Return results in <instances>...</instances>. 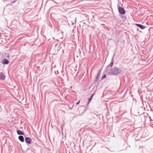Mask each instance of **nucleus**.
I'll use <instances>...</instances> for the list:
<instances>
[{
	"mask_svg": "<svg viewBox=\"0 0 153 153\" xmlns=\"http://www.w3.org/2000/svg\"><path fill=\"white\" fill-rule=\"evenodd\" d=\"M111 71H108V73L111 75H117L120 73L121 70L119 68L114 67L113 68H111Z\"/></svg>",
	"mask_w": 153,
	"mask_h": 153,
	"instance_id": "1",
	"label": "nucleus"
},
{
	"mask_svg": "<svg viewBox=\"0 0 153 153\" xmlns=\"http://www.w3.org/2000/svg\"><path fill=\"white\" fill-rule=\"evenodd\" d=\"M117 7H118V11L120 14L121 15H124L125 14L126 11L123 8L120 7L118 5Z\"/></svg>",
	"mask_w": 153,
	"mask_h": 153,
	"instance_id": "2",
	"label": "nucleus"
},
{
	"mask_svg": "<svg viewBox=\"0 0 153 153\" xmlns=\"http://www.w3.org/2000/svg\"><path fill=\"white\" fill-rule=\"evenodd\" d=\"M101 74V70H100L98 72V73L96 77V80L95 81L96 82H97L99 81V79H100V76Z\"/></svg>",
	"mask_w": 153,
	"mask_h": 153,
	"instance_id": "3",
	"label": "nucleus"
},
{
	"mask_svg": "<svg viewBox=\"0 0 153 153\" xmlns=\"http://www.w3.org/2000/svg\"><path fill=\"white\" fill-rule=\"evenodd\" d=\"M25 141L26 143L30 144L31 143V140L30 138L27 137L25 138Z\"/></svg>",
	"mask_w": 153,
	"mask_h": 153,
	"instance_id": "4",
	"label": "nucleus"
},
{
	"mask_svg": "<svg viewBox=\"0 0 153 153\" xmlns=\"http://www.w3.org/2000/svg\"><path fill=\"white\" fill-rule=\"evenodd\" d=\"M114 55L115 54H114L111 59V62L110 63V64L107 66L106 68H108L109 67H110V68L112 67L114 63Z\"/></svg>",
	"mask_w": 153,
	"mask_h": 153,
	"instance_id": "5",
	"label": "nucleus"
},
{
	"mask_svg": "<svg viewBox=\"0 0 153 153\" xmlns=\"http://www.w3.org/2000/svg\"><path fill=\"white\" fill-rule=\"evenodd\" d=\"M5 76L2 72L0 73V80H4L5 78Z\"/></svg>",
	"mask_w": 153,
	"mask_h": 153,
	"instance_id": "6",
	"label": "nucleus"
},
{
	"mask_svg": "<svg viewBox=\"0 0 153 153\" xmlns=\"http://www.w3.org/2000/svg\"><path fill=\"white\" fill-rule=\"evenodd\" d=\"M135 25L137 27L142 29H143L146 27L145 26H144L141 24H136Z\"/></svg>",
	"mask_w": 153,
	"mask_h": 153,
	"instance_id": "7",
	"label": "nucleus"
},
{
	"mask_svg": "<svg viewBox=\"0 0 153 153\" xmlns=\"http://www.w3.org/2000/svg\"><path fill=\"white\" fill-rule=\"evenodd\" d=\"M9 63V61L6 59H4L2 62V64L7 65Z\"/></svg>",
	"mask_w": 153,
	"mask_h": 153,
	"instance_id": "8",
	"label": "nucleus"
},
{
	"mask_svg": "<svg viewBox=\"0 0 153 153\" xmlns=\"http://www.w3.org/2000/svg\"><path fill=\"white\" fill-rule=\"evenodd\" d=\"M18 138L21 142H23L24 141V138L23 136L20 135L19 136Z\"/></svg>",
	"mask_w": 153,
	"mask_h": 153,
	"instance_id": "9",
	"label": "nucleus"
},
{
	"mask_svg": "<svg viewBox=\"0 0 153 153\" xmlns=\"http://www.w3.org/2000/svg\"><path fill=\"white\" fill-rule=\"evenodd\" d=\"M88 109V106L85 107V108H84V110L82 112V114H79L78 115L81 116H82V114L84 113L87 111Z\"/></svg>",
	"mask_w": 153,
	"mask_h": 153,
	"instance_id": "10",
	"label": "nucleus"
},
{
	"mask_svg": "<svg viewBox=\"0 0 153 153\" xmlns=\"http://www.w3.org/2000/svg\"><path fill=\"white\" fill-rule=\"evenodd\" d=\"M17 133L18 135H23L24 134V132L22 131L19 130H17Z\"/></svg>",
	"mask_w": 153,
	"mask_h": 153,
	"instance_id": "11",
	"label": "nucleus"
},
{
	"mask_svg": "<svg viewBox=\"0 0 153 153\" xmlns=\"http://www.w3.org/2000/svg\"><path fill=\"white\" fill-rule=\"evenodd\" d=\"M106 74H105L102 77V79H104V78H106Z\"/></svg>",
	"mask_w": 153,
	"mask_h": 153,
	"instance_id": "12",
	"label": "nucleus"
},
{
	"mask_svg": "<svg viewBox=\"0 0 153 153\" xmlns=\"http://www.w3.org/2000/svg\"><path fill=\"white\" fill-rule=\"evenodd\" d=\"M92 99V97H89L88 98V101L90 102Z\"/></svg>",
	"mask_w": 153,
	"mask_h": 153,
	"instance_id": "13",
	"label": "nucleus"
},
{
	"mask_svg": "<svg viewBox=\"0 0 153 153\" xmlns=\"http://www.w3.org/2000/svg\"><path fill=\"white\" fill-rule=\"evenodd\" d=\"M90 102H89L88 101V103H87V104L86 105L87 106H88L89 105Z\"/></svg>",
	"mask_w": 153,
	"mask_h": 153,
	"instance_id": "14",
	"label": "nucleus"
},
{
	"mask_svg": "<svg viewBox=\"0 0 153 153\" xmlns=\"http://www.w3.org/2000/svg\"><path fill=\"white\" fill-rule=\"evenodd\" d=\"M80 100H79L77 102L76 104L77 105H78L79 104V102H80Z\"/></svg>",
	"mask_w": 153,
	"mask_h": 153,
	"instance_id": "15",
	"label": "nucleus"
},
{
	"mask_svg": "<svg viewBox=\"0 0 153 153\" xmlns=\"http://www.w3.org/2000/svg\"><path fill=\"white\" fill-rule=\"evenodd\" d=\"M94 94H93L90 97H92V98L93 96H94Z\"/></svg>",
	"mask_w": 153,
	"mask_h": 153,
	"instance_id": "16",
	"label": "nucleus"
},
{
	"mask_svg": "<svg viewBox=\"0 0 153 153\" xmlns=\"http://www.w3.org/2000/svg\"><path fill=\"white\" fill-rule=\"evenodd\" d=\"M9 56L8 55L7 56V58L8 59H9Z\"/></svg>",
	"mask_w": 153,
	"mask_h": 153,
	"instance_id": "17",
	"label": "nucleus"
},
{
	"mask_svg": "<svg viewBox=\"0 0 153 153\" xmlns=\"http://www.w3.org/2000/svg\"><path fill=\"white\" fill-rule=\"evenodd\" d=\"M14 2H15V1H13V2H11V3H14Z\"/></svg>",
	"mask_w": 153,
	"mask_h": 153,
	"instance_id": "18",
	"label": "nucleus"
},
{
	"mask_svg": "<svg viewBox=\"0 0 153 153\" xmlns=\"http://www.w3.org/2000/svg\"><path fill=\"white\" fill-rule=\"evenodd\" d=\"M75 22H76V19L75 20Z\"/></svg>",
	"mask_w": 153,
	"mask_h": 153,
	"instance_id": "19",
	"label": "nucleus"
}]
</instances>
